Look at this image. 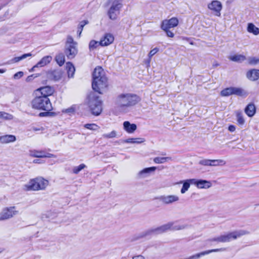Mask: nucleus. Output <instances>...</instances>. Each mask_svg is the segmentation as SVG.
Masks as SVG:
<instances>
[{
  "mask_svg": "<svg viewBox=\"0 0 259 259\" xmlns=\"http://www.w3.org/2000/svg\"><path fill=\"white\" fill-rule=\"evenodd\" d=\"M249 234V232L244 230H238L228 233L227 234L221 235L217 237H214L208 239L209 241H217L218 242H227L232 240H235L243 235Z\"/></svg>",
  "mask_w": 259,
  "mask_h": 259,
  "instance_id": "7ed1b4c3",
  "label": "nucleus"
},
{
  "mask_svg": "<svg viewBox=\"0 0 259 259\" xmlns=\"http://www.w3.org/2000/svg\"><path fill=\"white\" fill-rule=\"evenodd\" d=\"M103 76H106V75L103 68L100 66L96 67L92 73L93 79L101 78Z\"/></svg>",
  "mask_w": 259,
  "mask_h": 259,
  "instance_id": "aec40b11",
  "label": "nucleus"
},
{
  "mask_svg": "<svg viewBox=\"0 0 259 259\" xmlns=\"http://www.w3.org/2000/svg\"><path fill=\"white\" fill-rule=\"evenodd\" d=\"M171 159V158L169 157H157L154 158V162L156 163H163L165 162L167 160Z\"/></svg>",
  "mask_w": 259,
  "mask_h": 259,
  "instance_id": "4c0bfd02",
  "label": "nucleus"
},
{
  "mask_svg": "<svg viewBox=\"0 0 259 259\" xmlns=\"http://www.w3.org/2000/svg\"><path fill=\"white\" fill-rule=\"evenodd\" d=\"M114 36L111 33H106L100 41V44L102 46H107L112 44L114 41Z\"/></svg>",
  "mask_w": 259,
  "mask_h": 259,
  "instance_id": "f3484780",
  "label": "nucleus"
},
{
  "mask_svg": "<svg viewBox=\"0 0 259 259\" xmlns=\"http://www.w3.org/2000/svg\"><path fill=\"white\" fill-rule=\"evenodd\" d=\"M219 64H218V63L214 64L213 65V66H214V67L218 66H219Z\"/></svg>",
  "mask_w": 259,
  "mask_h": 259,
  "instance_id": "774afa93",
  "label": "nucleus"
},
{
  "mask_svg": "<svg viewBox=\"0 0 259 259\" xmlns=\"http://www.w3.org/2000/svg\"><path fill=\"white\" fill-rule=\"evenodd\" d=\"M208 8L211 10L215 12V15L220 16L221 11L222 9V5L220 1H213L208 5Z\"/></svg>",
  "mask_w": 259,
  "mask_h": 259,
  "instance_id": "f8f14e48",
  "label": "nucleus"
},
{
  "mask_svg": "<svg viewBox=\"0 0 259 259\" xmlns=\"http://www.w3.org/2000/svg\"><path fill=\"white\" fill-rule=\"evenodd\" d=\"M193 179H187L183 181H181L179 183L182 184L183 186L181 190V192L182 194L185 193L189 188L190 184H193Z\"/></svg>",
  "mask_w": 259,
  "mask_h": 259,
  "instance_id": "5701e85b",
  "label": "nucleus"
},
{
  "mask_svg": "<svg viewBox=\"0 0 259 259\" xmlns=\"http://www.w3.org/2000/svg\"><path fill=\"white\" fill-rule=\"evenodd\" d=\"M126 94H121L117 98V104L120 107H128Z\"/></svg>",
  "mask_w": 259,
  "mask_h": 259,
  "instance_id": "a878e982",
  "label": "nucleus"
},
{
  "mask_svg": "<svg viewBox=\"0 0 259 259\" xmlns=\"http://www.w3.org/2000/svg\"><path fill=\"white\" fill-rule=\"evenodd\" d=\"M199 164L204 166H210L211 161L210 159H202L199 161Z\"/></svg>",
  "mask_w": 259,
  "mask_h": 259,
  "instance_id": "3c124183",
  "label": "nucleus"
},
{
  "mask_svg": "<svg viewBox=\"0 0 259 259\" xmlns=\"http://www.w3.org/2000/svg\"><path fill=\"white\" fill-rule=\"evenodd\" d=\"M35 92L36 95L48 97L49 96L53 95L54 92V89L51 86L47 85L37 89L35 90Z\"/></svg>",
  "mask_w": 259,
  "mask_h": 259,
  "instance_id": "1a4fd4ad",
  "label": "nucleus"
},
{
  "mask_svg": "<svg viewBox=\"0 0 259 259\" xmlns=\"http://www.w3.org/2000/svg\"><path fill=\"white\" fill-rule=\"evenodd\" d=\"M123 0H113L111 6L108 11V16L111 20H115L117 19L118 15L123 6Z\"/></svg>",
  "mask_w": 259,
  "mask_h": 259,
  "instance_id": "39448f33",
  "label": "nucleus"
},
{
  "mask_svg": "<svg viewBox=\"0 0 259 259\" xmlns=\"http://www.w3.org/2000/svg\"><path fill=\"white\" fill-rule=\"evenodd\" d=\"M92 88L93 90L99 94H103L102 91L107 89L108 87V80L106 76H103L101 78L93 79Z\"/></svg>",
  "mask_w": 259,
  "mask_h": 259,
  "instance_id": "0eeeda50",
  "label": "nucleus"
},
{
  "mask_svg": "<svg viewBox=\"0 0 259 259\" xmlns=\"http://www.w3.org/2000/svg\"><path fill=\"white\" fill-rule=\"evenodd\" d=\"M193 184L196 185L198 188H208L211 186L209 181L205 180H197L193 179Z\"/></svg>",
  "mask_w": 259,
  "mask_h": 259,
  "instance_id": "2eb2a0df",
  "label": "nucleus"
},
{
  "mask_svg": "<svg viewBox=\"0 0 259 259\" xmlns=\"http://www.w3.org/2000/svg\"><path fill=\"white\" fill-rule=\"evenodd\" d=\"M127 106H134L141 101L140 97L136 94H126Z\"/></svg>",
  "mask_w": 259,
  "mask_h": 259,
  "instance_id": "dca6fc26",
  "label": "nucleus"
},
{
  "mask_svg": "<svg viewBox=\"0 0 259 259\" xmlns=\"http://www.w3.org/2000/svg\"><path fill=\"white\" fill-rule=\"evenodd\" d=\"M167 224H170L171 226L169 227V228L168 229V230H172V231H176V230H183L186 228V225H174V223L172 222L168 223Z\"/></svg>",
  "mask_w": 259,
  "mask_h": 259,
  "instance_id": "f704fd0d",
  "label": "nucleus"
},
{
  "mask_svg": "<svg viewBox=\"0 0 259 259\" xmlns=\"http://www.w3.org/2000/svg\"><path fill=\"white\" fill-rule=\"evenodd\" d=\"M247 31L256 35L259 34V28L256 27L253 23H251L248 24Z\"/></svg>",
  "mask_w": 259,
  "mask_h": 259,
  "instance_id": "7c9ffc66",
  "label": "nucleus"
},
{
  "mask_svg": "<svg viewBox=\"0 0 259 259\" xmlns=\"http://www.w3.org/2000/svg\"><path fill=\"white\" fill-rule=\"evenodd\" d=\"M236 127L234 125H230L228 127V130L231 132H233L235 131Z\"/></svg>",
  "mask_w": 259,
  "mask_h": 259,
  "instance_id": "052dcab7",
  "label": "nucleus"
},
{
  "mask_svg": "<svg viewBox=\"0 0 259 259\" xmlns=\"http://www.w3.org/2000/svg\"><path fill=\"white\" fill-rule=\"evenodd\" d=\"M39 67V66H36V64L33 66L30 70H29V72H33L35 71V69L36 68H38Z\"/></svg>",
  "mask_w": 259,
  "mask_h": 259,
  "instance_id": "69168bd1",
  "label": "nucleus"
},
{
  "mask_svg": "<svg viewBox=\"0 0 259 259\" xmlns=\"http://www.w3.org/2000/svg\"><path fill=\"white\" fill-rule=\"evenodd\" d=\"M89 23V21L87 20H83L80 22L79 25H78V30H77V34L78 36L80 37V34L83 30V27L85 25L88 24Z\"/></svg>",
  "mask_w": 259,
  "mask_h": 259,
  "instance_id": "c9c22d12",
  "label": "nucleus"
},
{
  "mask_svg": "<svg viewBox=\"0 0 259 259\" xmlns=\"http://www.w3.org/2000/svg\"><path fill=\"white\" fill-rule=\"evenodd\" d=\"M236 117L238 124L239 125H243L245 122V120L242 113L238 112L236 114Z\"/></svg>",
  "mask_w": 259,
  "mask_h": 259,
  "instance_id": "79ce46f5",
  "label": "nucleus"
},
{
  "mask_svg": "<svg viewBox=\"0 0 259 259\" xmlns=\"http://www.w3.org/2000/svg\"><path fill=\"white\" fill-rule=\"evenodd\" d=\"M31 104L32 108L39 110L51 111L53 109L50 99L46 96L36 95Z\"/></svg>",
  "mask_w": 259,
  "mask_h": 259,
  "instance_id": "f257e3e1",
  "label": "nucleus"
},
{
  "mask_svg": "<svg viewBox=\"0 0 259 259\" xmlns=\"http://www.w3.org/2000/svg\"><path fill=\"white\" fill-rule=\"evenodd\" d=\"M158 199L165 204H169L179 200L178 196L173 195L168 196L162 195L158 197Z\"/></svg>",
  "mask_w": 259,
  "mask_h": 259,
  "instance_id": "ddd939ff",
  "label": "nucleus"
},
{
  "mask_svg": "<svg viewBox=\"0 0 259 259\" xmlns=\"http://www.w3.org/2000/svg\"><path fill=\"white\" fill-rule=\"evenodd\" d=\"M133 259H145L144 257L142 255H139L133 257Z\"/></svg>",
  "mask_w": 259,
  "mask_h": 259,
  "instance_id": "e2e57ef3",
  "label": "nucleus"
},
{
  "mask_svg": "<svg viewBox=\"0 0 259 259\" xmlns=\"http://www.w3.org/2000/svg\"><path fill=\"white\" fill-rule=\"evenodd\" d=\"M88 106L92 114L99 115L102 111V101L99 96L94 93H91L88 96Z\"/></svg>",
  "mask_w": 259,
  "mask_h": 259,
  "instance_id": "f03ea898",
  "label": "nucleus"
},
{
  "mask_svg": "<svg viewBox=\"0 0 259 259\" xmlns=\"http://www.w3.org/2000/svg\"><path fill=\"white\" fill-rule=\"evenodd\" d=\"M33 162L34 163H42V161L40 159H35L33 160Z\"/></svg>",
  "mask_w": 259,
  "mask_h": 259,
  "instance_id": "680f3d73",
  "label": "nucleus"
},
{
  "mask_svg": "<svg viewBox=\"0 0 259 259\" xmlns=\"http://www.w3.org/2000/svg\"><path fill=\"white\" fill-rule=\"evenodd\" d=\"M164 31L166 32V34L168 37H173L174 36V33L170 31L169 30H166Z\"/></svg>",
  "mask_w": 259,
  "mask_h": 259,
  "instance_id": "bf43d9fd",
  "label": "nucleus"
},
{
  "mask_svg": "<svg viewBox=\"0 0 259 259\" xmlns=\"http://www.w3.org/2000/svg\"><path fill=\"white\" fill-rule=\"evenodd\" d=\"M48 181L43 178H36L31 180L26 186L29 190H38L45 189L48 185Z\"/></svg>",
  "mask_w": 259,
  "mask_h": 259,
  "instance_id": "423d86ee",
  "label": "nucleus"
},
{
  "mask_svg": "<svg viewBox=\"0 0 259 259\" xmlns=\"http://www.w3.org/2000/svg\"><path fill=\"white\" fill-rule=\"evenodd\" d=\"M171 226L170 224H164L156 228L148 229L141 233L138 238H142L147 236L158 235L168 231V229Z\"/></svg>",
  "mask_w": 259,
  "mask_h": 259,
  "instance_id": "20e7f679",
  "label": "nucleus"
},
{
  "mask_svg": "<svg viewBox=\"0 0 259 259\" xmlns=\"http://www.w3.org/2000/svg\"><path fill=\"white\" fill-rule=\"evenodd\" d=\"M210 161L211 164L210 166H217L220 164L224 165L226 164V162L222 159L210 160Z\"/></svg>",
  "mask_w": 259,
  "mask_h": 259,
  "instance_id": "a18cd8bd",
  "label": "nucleus"
},
{
  "mask_svg": "<svg viewBox=\"0 0 259 259\" xmlns=\"http://www.w3.org/2000/svg\"><path fill=\"white\" fill-rule=\"evenodd\" d=\"M63 112L70 114L73 113L75 112V108L73 107H71L65 109L64 111L63 110Z\"/></svg>",
  "mask_w": 259,
  "mask_h": 259,
  "instance_id": "13d9d810",
  "label": "nucleus"
},
{
  "mask_svg": "<svg viewBox=\"0 0 259 259\" xmlns=\"http://www.w3.org/2000/svg\"><path fill=\"white\" fill-rule=\"evenodd\" d=\"M32 54L30 53H27V54H24L20 57H14L11 60V63H17L22 60H23V59L26 58L28 57L32 56Z\"/></svg>",
  "mask_w": 259,
  "mask_h": 259,
  "instance_id": "72a5a7b5",
  "label": "nucleus"
},
{
  "mask_svg": "<svg viewBox=\"0 0 259 259\" xmlns=\"http://www.w3.org/2000/svg\"><path fill=\"white\" fill-rule=\"evenodd\" d=\"M225 250H226V249L225 248H218V249H213L208 250L201 252L198 253H196V254L193 255L192 256H190V257L186 258L185 259H197L203 255L208 254L211 252L225 251Z\"/></svg>",
  "mask_w": 259,
  "mask_h": 259,
  "instance_id": "4468645a",
  "label": "nucleus"
},
{
  "mask_svg": "<svg viewBox=\"0 0 259 259\" xmlns=\"http://www.w3.org/2000/svg\"><path fill=\"white\" fill-rule=\"evenodd\" d=\"M8 4V2H7V3H2L0 5V10L3 8L4 7H5V6H6Z\"/></svg>",
  "mask_w": 259,
  "mask_h": 259,
  "instance_id": "0e129e2a",
  "label": "nucleus"
},
{
  "mask_svg": "<svg viewBox=\"0 0 259 259\" xmlns=\"http://www.w3.org/2000/svg\"><path fill=\"white\" fill-rule=\"evenodd\" d=\"M55 60L60 66H62L65 62L64 55L63 53L57 55L55 57Z\"/></svg>",
  "mask_w": 259,
  "mask_h": 259,
  "instance_id": "473e14b6",
  "label": "nucleus"
},
{
  "mask_svg": "<svg viewBox=\"0 0 259 259\" xmlns=\"http://www.w3.org/2000/svg\"><path fill=\"white\" fill-rule=\"evenodd\" d=\"M15 206L6 207L0 213V220H5L10 219L15 215L18 211L14 210Z\"/></svg>",
  "mask_w": 259,
  "mask_h": 259,
  "instance_id": "6e6552de",
  "label": "nucleus"
},
{
  "mask_svg": "<svg viewBox=\"0 0 259 259\" xmlns=\"http://www.w3.org/2000/svg\"><path fill=\"white\" fill-rule=\"evenodd\" d=\"M248 63L252 65H255L259 63V58L252 57L248 58Z\"/></svg>",
  "mask_w": 259,
  "mask_h": 259,
  "instance_id": "09e8293b",
  "label": "nucleus"
},
{
  "mask_svg": "<svg viewBox=\"0 0 259 259\" xmlns=\"http://www.w3.org/2000/svg\"><path fill=\"white\" fill-rule=\"evenodd\" d=\"M52 60V57L51 56H46L41 58V59L37 62L36 66L42 67L49 64Z\"/></svg>",
  "mask_w": 259,
  "mask_h": 259,
  "instance_id": "393cba45",
  "label": "nucleus"
},
{
  "mask_svg": "<svg viewBox=\"0 0 259 259\" xmlns=\"http://www.w3.org/2000/svg\"><path fill=\"white\" fill-rule=\"evenodd\" d=\"M55 114L54 112H50V111H45V112H40L38 115L40 117L52 116Z\"/></svg>",
  "mask_w": 259,
  "mask_h": 259,
  "instance_id": "8fccbe9b",
  "label": "nucleus"
},
{
  "mask_svg": "<svg viewBox=\"0 0 259 259\" xmlns=\"http://www.w3.org/2000/svg\"><path fill=\"white\" fill-rule=\"evenodd\" d=\"M232 95H235L238 96L246 97L247 96V92L242 88L232 87Z\"/></svg>",
  "mask_w": 259,
  "mask_h": 259,
  "instance_id": "cd10ccee",
  "label": "nucleus"
},
{
  "mask_svg": "<svg viewBox=\"0 0 259 259\" xmlns=\"http://www.w3.org/2000/svg\"><path fill=\"white\" fill-rule=\"evenodd\" d=\"M16 137L12 135H6L0 137V142L1 143H8L15 141Z\"/></svg>",
  "mask_w": 259,
  "mask_h": 259,
  "instance_id": "bb28decb",
  "label": "nucleus"
},
{
  "mask_svg": "<svg viewBox=\"0 0 259 259\" xmlns=\"http://www.w3.org/2000/svg\"><path fill=\"white\" fill-rule=\"evenodd\" d=\"M84 127L92 131H96L99 128V126L95 123H87L84 125Z\"/></svg>",
  "mask_w": 259,
  "mask_h": 259,
  "instance_id": "c03bdc74",
  "label": "nucleus"
},
{
  "mask_svg": "<svg viewBox=\"0 0 259 259\" xmlns=\"http://www.w3.org/2000/svg\"><path fill=\"white\" fill-rule=\"evenodd\" d=\"M100 45V42L96 41L95 40H92L89 43V49L90 51H93L94 49H96Z\"/></svg>",
  "mask_w": 259,
  "mask_h": 259,
  "instance_id": "ea45409f",
  "label": "nucleus"
},
{
  "mask_svg": "<svg viewBox=\"0 0 259 259\" xmlns=\"http://www.w3.org/2000/svg\"><path fill=\"white\" fill-rule=\"evenodd\" d=\"M66 68L67 71L68 77H72L75 71V67L73 64L70 62H67L66 63Z\"/></svg>",
  "mask_w": 259,
  "mask_h": 259,
  "instance_id": "c85d7f7f",
  "label": "nucleus"
},
{
  "mask_svg": "<svg viewBox=\"0 0 259 259\" xmlns=\"http://www.w3.org/2000/svg\"><path fill=\"white\" fill-rule=\"evenodd\" d=\"M245 113L249 116H253L256 112V107L254 104L250 103L248 104L244 109Z\"/></svg>",
  "mask_w": 259,
  "mask_h": 259,
  "instance_id": "4be33fe9",
  "label": "nucleus"
},
{
  "mask_svg": "<svg viewBox=\"0 0 259 259\" xmlns=\"http://www.w3.org/2000/svg\"><path fill=\"white\" fill-rule=\"evenodd\" d=\"M168 22L171 25V27H175L178 24V19L176 17H172L171 19L167 20Z\"/></svg>",
  "mask_w": 259,
  "mask_h": 259,
  "instance_id": "49530a36",
  "label": "nucleus"
},
{
  "mask_svg": "<svg viewBox=\"0 0 259 259\" xmlns=\"http://www.w3.org/2000/svg\"><path fill=\"white\" fill-rule=\"evenodd\" d=\"M116 136V132L115 131H113L111 133L108 134H104L102 135V137L106 139H110L114 138Z\"/></svg>",
  "mask_w": 259,
  "mask_h": 259,
  "instance_id": "de8ad7c7",
  "label": "nucleus"
},
{
  "mask_svg": "<svg viewBox=\"0 0 259 259\" xmlns=\"http://www.w3.org/2000/svg\"><path fill=\"white\" fill-rule=\"evenodd\" d=\"M73 44L74 46L76 45V42L74 41L73 38L72 36L69 35L67 36L66 45H69Z\"/></svg>",
  "mask_w": 259,
  "mask_h": 259,
  "instance_id": "864d4df0",
  "label": "nucleus"
},
{
  "mask_svg": "<svg viewBox=\"0 0 259 259\" xmlns=\"http://www.w3.org/2000/svg\"><path fill=\"white\" fill-rule=\"evenodd\" d=\"M247 78L251 81L257 80L259 78V69H252L246 73Z\"/></svg>",
  "mask_w": 259,
  "mask_h": 259,
  "instance_id": "a211bd4d",
  "label": "nucleus"
},
{
  "mask_svg": "<svg viewBox=\"0 0 259 259\" xmlns=\"http://www.w3.org/2000/svg\"><path fill=\"white\" fill-rule=\"evenodd\" d=\"M6 71V69H0V73H4Z\"/></svg>",
  "mask_w": 259,
  "mask_h": 259,
  "instance_id": "338daca9",
  "label": "nucleus"
},
{
  "mask_svg": "<svg viewBox=\"0 0 259 259\" xmlns=\"http://www.w3.org/2000/svg\"><path fill=\"white\" fill-rule=\"evenodd\" d=\"M24 75V73L23 71H19L13 75V78L14 79H18L21 78Z\"/></svg>",
  "mask_w": 259,
  "mask_h": 259,
  "instance_id": "5fc2aeb1",
  "label": "nucleus"
},
{
  "mask_svg": "<svg viewBox=\"0 0 259 259\" xmlns=\"http://www.w3.org/2000/svg\"><path fill=\"white\" fill-rule=\"evenodd\" d=\"M222 97H228L232 95V87L223 89L220 93Z\"/></svg>",
  "mask_w": 259,
  "mask_h": 259,
  "instance_id": "e433bc0d",
  "label": "nucleus"
},
{
  "mask_svg": "<svg viewBox=\"0 0 259 259\" xmlns=\"http://www.w3.org/2000/svg\"><path fill=\"white\" fill-rule=\"evenodd\" d=\"M62 77V73L60 71L54 70L49 71L47 72V77L50 79L59 80Z\"/></svg>",
  "mask_w": 259,
  "mask_h": 259,
  "instance_id": "6ab92c4d",
  "label": "nucleus"
},
{
  "mask_svg": "<svg viewBox=\"0 0 259 259\" xmlns=\"http://www.w3.org/2000/svg\"><path fill=\"white\" fill-rule=\"evenodd\" d=\"M145 141L143 138H128L123 141V142L126 143L140 144Z\"/></svg>",
  "mask_w": 259,
  "mask_h": 259,
  "instance_id": "2f4dec72",
  "label": "nucleus"
},
{
  "mask_svg": "<svg viewBox=\"0 0 259 259\" xmlns=\"http://www.w3.org/2000/svg\"><path fill=\"white\" fill-rule=\"evenodd\" d=\"M64 53L69 59H72L75 57L77 53V49L73 44L65 45Z\"/></svg>",
  "mask_w": 259,
  "mask_h": 259,
  "instance_id": "9b49d317",
  "label": "nucleus"
},
{
  "mask_svg": "<svg viewBox=\"0 0 259 259\" xmlns=\"http://www.w3.org/2000/svg\"><path fill=\"white\" fill-rule=\"evenodd\" d=\"M39 75L40 74L39 73H36V74H33L30 75H29L26 78V81L27 82H30V81H32L35 78L39 76Z\"/></svg>",
  "mask_w": 259,
  "mask_h": 259,
  "instance_id": "603ef678",
  "label": "nucleus"
},
{
  "mask_svg": "<svg viewBox=\"0 0 259 259\" xmlns=\"http://www.w3.org/2000/svg\"><path fill=\"white\" fill-rule=\"evenodd\" d=\"M13 116L12 114L6 113L5 112L1 111L0 112V118L4 119L6 120H10L12 119Z\"/></svg>",
  "mask_w": 259,
  "mask_h": 259,
  "instance_id": "a19ab883",
  "label": "nucleus"
},
{
  "mask_svg": "<svg viewBox=\"0 0 259 259\" xmlns=\"http://www.w3.org/2000/svg\"><path fill=\"white\" fill-rule=\"evenodd\" d=\"M156 169V167L152 166L149 167H146L140 171L138 174L139 178H145L147 176V174H150L151 172L154 171Z\"/></svg>",
  "mask_w": 259,
  "mask_h": 259,
  "instance_id": "b1692460",
  "label": "nucleus"
},
{
  "mask_svg": "<svg viewBox=\"0 0 259 259\" xmlns=\"http://www.w3.org/2000/svg\"><path fill=\"white\" fill-rule=\"evenodd\" d=\"M87 166L83 164H80L77 166H74L72 168V172L74 174H78L81 170L85 168Z\"/></svg>",
  "mask_w": 259,
  "mask_h": 259,
  "instance_id": "58836bf2",
  "label": "nucleus"
},
{
  "mask_svg": "<svg viewBox=\"0 0 259 259\" xmlns=\"http://www.w3.org/2000/svg\"><path fill=\"white\" fill-rule=\"evenodd\" d=\"M124 130L128 133H133L137 129V125L131 123L128 121H125L123 123Z\"/></svg>",
  "mask_w": 259,
  "mask_h": 259,
  "instance_id": "412c9836",
  "label": "nucleus"
},
{
  "mask_svg": "<svg viewBox=\"0 0 259 259\" xmlns=\"http://www.w3.org/2000/svg\"><path fill=\"white\" fill-rule=\"evenodd\" d=\"M44 130L45 128L42 126L39 125L37 126H32L31 128V130L34 132L42 131Z\"/></svg>",
  "mask_w": 259,
  "mask_h": 259,
  "instance_id": "6e6d98bb",
  "label": "nucleus"
},
{
  "mask_svg": "<svg viewBox=\"0 0 259 259\" xmlns=\"http://www.w3.org/2000/svg\"><path fill=\"white\" fill-rule=\"evenodd\" d=\"M29 154L30 156L36 158H55L56 157L54 154L47 153L43 150H30Z\"/></svg>",
  "mask_w": 259,
  "mask_h": 259,
  "instance_id": "9d476101",
  "label": "nucleus"
},
{
  "mask_svg": "<svg viewBox=\"0 0 259 259\" xmlns=\"http://www.w3.org/2000/svg\"><path fill=\"white\" fill-rule=\"evenodd\" d=\"M161 28L163 30H169L171 28H173L171 27V25L168 22L167 20H163L161 25Z\"/></svg>",
  "mask_w": 259,
  "mask_h": 259,
  "instance_id": "37998d69",
  "label": "nucleus"
},
{
  "mask_svg": "<svg viewBox=\"0 0 259 259\" xmlns=\"http://www.w3.org/2000/svg\"><path fill=\"white\" fill-rule=\"evenodd\" d=\"M229 59L234 62H241L246 59V57L243 55H235L230 56Z\"/></svg>",
  "mask_w": 259,
  "mask_h": 259,
  "instance_id": "c756f323",
  "label": "nucleus"
},
{
  "mask_svg": "<svg viewBox=\"0 0 259 259\" xmlns=\"http://www.w3.org/2000/svg\"><path fill=\"white\" fill-rule=\"evenodd\" d=\"M159 51V48H155L151 50L148 54L149 58L150 59L153 55H154Z\"/></svg>",
  "mask_w": 259,
  "mask_h": 259,
  "instance_id": "4d7b16f0",
  "label": "nucleus"
}]
</instances>
